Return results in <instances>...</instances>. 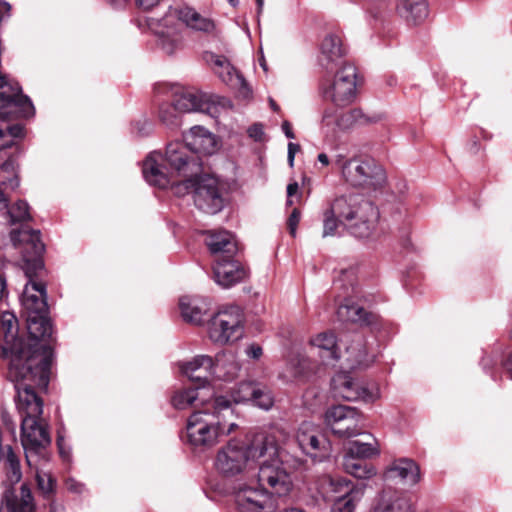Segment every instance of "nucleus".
<instances>
[{"mask_svg": "<svg viewBox=\"0 0 512 512\" xmlns=\"http://www.w3.org/2000/svg\"><path fill=\"white\" fill-rule=\"evenodd\" d=\"M7 294L6 290V281L3 277L0 276V301Z\"/></svg>", "mask_w": 512, "mask_h": 512, "instance_id": "69168bd1", "label": "nucleus"}, {"mask_svg": "<svg viewBox=\"0 0 512 512\" xmlns=\"http://www.w3.org/2000/svg\"><path fill=\"white\" fill-rule=\"evenodd\" d=\"M205 60L223 83L236 90L243 98L250 96L251 90L246 80L242 74L231 65L226 57L214 53H207Z\"/></svg>", "mask_w": 512, "mask_h": 512, "instance_id": "412c9836", "label": "nucleus"}, {"mask_svg": "<svg viewBox=\"0 0 512 512\" xmlns=\"http://www.w3.org/2000/svg\"><path fill=\"white\" fill-rule=\"evenodd\" d=\"M48 512H65L62 504L52 501L49 503Z\"/></svg>", "mask_w": 512, "mask_h": 512, "instance_id": "680f3d73", "label": "nucleus"}, {"mask_svg": "<svg viewBox=\"0 0 512 512\" xmlns=\"http://www.w3.org/2000/svg\"><path fill=\"white\" fill-rule=\"evenodd\" d=\"M379 119V116L370 117L366 115L361 109L355 108L346 112H340L338 129L346 130L354 125H366L369 123H375Z\"/></svg>", "mask_w": 512, "mask_h": 512, "instance_id": "79ce46f5", "label": "nucleus"}, {"mask_svg": "<svg viewBox=\"0 0 512 512\" xmlns=\"http://www.w3.org/2000/svg\"><path fill=\"white\" fill-rule=\"evenodd\" d=\"M0 338L2 339V356L9 359L8 379H19L25 375H32L45 384L51 368V352L49 348L41 352L30 353L25 349V342L18 337V321L14 314L5 312L0 318Z\"/></svg>", "mask_w": 512, "mask_h": 512, "instance_id": "7ed1b4c3", "label": "nucleus"}, {"mask_svg": "<svg viewBox=\"0 0 512 512\" xmlns=\"http://www.w3.org/2000/svg\"><path fill=\"white\" fill-rule=\"evenodd\" d=\"M299 190V185L296 181L291 182L287 185V197L293 198Z\"/></svg>", "mask_w": 512, "mask_h": 512, "instance_id": "13d9d810", "label": "nucleus"}, {"mask_svg": "<svg viewBox=\"0 0 512 512\" xmlns=\"http://www.w3.org/2000/svg\"><path fill=\"white\" fill-rule=\"evenodd\" d=\"M21 443L26 461L30 467L36 466V460L43 448L50 443L46 426L40 418H27L21 421Z\"/></svg>", "mask_w": 512, "mask_h": 512, "instance_id": "2eb2a0df", "label": "nucleus"}, {"mask_svg": "<svg viewBox=\"0 0 512 512\" xmlns=\"http://www.w3.org/2000/svg\"><path fill=\"white\" fill-rule=\"evenodd\" d=\"M301 212L299 209L294 208L288 218L287 226L291 236L295 237L298 224L300 222Z\"/></svg>", "mask_w": 512, "mask_h": 512, "instance_id": "603ef678", "label": "nucleus"}, {"mask_svg": "<svg viewBox=\"0 0 512 512\" xmlns=\"http://www.w3.org/2000/svg\"><path fill=\"white\" fill-rule=\"evenodd\" d=\"M240 370L236 355L231 351H224L216 355L215 361L208 355H198L193 360L181 365V371L190 380H205L211 374L224 380L234 379Z\"/></svg>", "mask_w": 512, "mask_h": 512, "instance_id": "423d86ee", "label": "nucleus"}, {"mask_svg": "<svg viewBox=\"0 0 512 512\" xmlns=\"http://www.w3.org/2000/svg\"><path fill=\"white\" fill-rule=\"evenodd\" d=\"M27 329L30 336L28 342H25V349H29L34 354L41 352L44 348H49L51 352V361L53 360L52 343V324L47 318V314H33L27 316Z\"/></svg>", "mask_w": 512, "mask_h": 512, "instance_id": "4be33fe9", "label": "nucleus"}, {"mask_svg": "<svg viewBox=\"0 0 512 512\" xmlns=\"http://www.w3.org/2000/svg\"><path fill=\"white\" fill-rule=\"evenodd\" d=\"M347 361L352 369L367 367L374 361V356L369 355L364 339L357 335L352 344L346 348Z\"/></svg>", "mask_w": 512, "mask_h": 512, "instance_id": "4c0bfd02", "label": "nucleus"}, {"mask_svg": "<svg viewBox=\"0 0 512 512\" xmlns=\"http://www.w3.org/2000/svg\"><path fill=\"white\" fill-rule=\"evenodd\" d=\"M36 481L42 495L49 498L55 490V479L50 474L37 471Z\"/></svg>", "mask_w": 512, "mask_h": 512, "instance_id": "09e8293b", "label": "nucleus"}, {"mask_svg": "<svg viewBox=\"0 0 512 512\" xmlns=\"http://www.w3.org/2000/svg\"><path fill=\"white\" fill-rule=\"evenodd\" d=\"M181 316L186 322L199 325L209 310L207 299L199 296H183L179 301Z\"/></svg>", "mask_w": 512, "mask_h": 512, "instance_id": "473e14b6", "label": "nucleus"}, {"mask_svg": "<svg viewBox=\"0 0 512 512\" xmlns=\"http://www.w3.org/2000/svg\"><path fill=\"white\" fill-rule=\"evenodd\" d=\"M344 470L359 479H369L376 474L375 468L357 457L344 455Z\"/></svg>", "mask_w": 512, "mask_h": 512, "instance_id": "a19ab883", "label": "nucleus"}, {"mask_svg": "<svg viewBox=\"0 0 512 512\" xmlns=\"http://www.w3.org/2000/svg\"><path fill=\"white\" fill-rule=\"evenodd\" d=\"M7 207H8V199H7L6 195L4 194L2 187H0V211L7 209Z\"/></svg>", "mask_w": 512, "mask_h": 512, "instance_id": "e2e57ef3", "label": "nucleus"}, {"mask_svg": "<svg viewBox=\"0 0 512 512\" xmlns=\"http://www.w3.org/2000/svg\"><path fill=\"white\" fill-rule=\"evenodd\" d=\"M162 0H135L136 5L145 11L151 10L158 6Z\"/></svg>", "mask_w": 512, "mask_h": 512, "instance_id": "6e6d98bb", "label": "nucleus"}, {"mask_svg": "<svg viewBox=\"0 0 512 512\" xmlns=\"http://www.w3.org/2000/svg\"><path fill=\"white\" fill-rule=\"evenodd\" d=\"M178 110H174V100L171 103H162L159 107V118L167 126H176L179 123Z\"/></svg>", "mask_w": 512, "mask_h": 512, "instance_id": "de8ad7c7", "label": "nucleus"}, {"mask_svg": "<svg viewBox=\"0 0 512 512\" xmlns=\"http://www.w3.org/2000/svg\"><path fill=\"white\" fill-rule=\"evenodd\" d=\"M395 10L410 25L420 24L429 14L427 0H397Z\"/></svg>", "mask_w": 512, "mask_h": 512, "instance_id": "2f4dec72", "label": "nucleus"}, {"mask_svg": "<svg viewBox=\"0 0 512 512\" xmlns=\"http://www.w3.org/2000/svg\"><path fill=\"white\" fill-rule=\"evenodd\" d=\"M25 273L28 277V282L21 297L23 307L27 310L28 315L47 314L48 305L45 285L34 280L29 269Z\"/></svg>", "mask_w": 512, "mask_h": 512, "instance_id": "393cba45", "label": "nucleus"}, {"mask_svg": "<svg viewBox=\"0 0 512 512\" xmlns=\"http://www.w3.org/2000/svg\"><path fill=\"white\" fill-rule=\"evenodd\" d=\"M157 47L166 55L177 54L185 48L182 24L169 10L153 28Z\"/></svg>", "mask_w": 512, "mask_h": 512, "instance_id": "4468645a", "label": "nucleus"}, {"mask_svg": "<svg viewBox=\"0 0 512 512\" xmlns=\"http://www.w3.org/2000/svg\"><path fill=\"white\" fill-rule=\"evenodd\" d=\"M7 216L9 217V223L15 224L30 219L29 205L26 201L19 200L12 206L5 209Z\"/></svg>", "mask_w": 512, "mask_h": 512, "instance_id": "a18cd8bd", "label": "nucleus"}, {"mask_svg": "<svg viewBox=\"0 0 512 512\" xmlns=\"http://www.w3.org/2000/svg\"><path fill=\"white\" fill-rule=\"evenodd\" d=\"M378 220V208L362 197L345 227L357 238H370L377 234Z\"/></svg>", "mask_w": 512, "mask_h": 512, "instance_id": "6ab92c4d", "label": "nucleus"}, {"mask_svg": "<svg viewBox=\"0 0 512 512\" xmlns=\"http://www.w3.org/2000/svg\"><path fill=\"white\" fill-rule=\"evenodd\" d=\"M170 11L179 23L181 22L190 29L204 33H212L215 30L213 20L202 16L192 7L178 6L171 8Z\"/></svg>", "mask_w": 512, "mask_h": 512, "instance_id": "7c9ffc66", "label": "nucleus"}, {"mask_svg": "<svg viewBox=\"0 0 512 512\" xmlns=\"http://www.w3.org/2000/svg\"><path fill=\"white\" fill-rule=\"evenodd\" d=\"M386 477L399 478L410 485H415L420 481V468L412 459L399 458L391 463L386 471Z\"/></svg>", "mask_w": 512, "mask_h": 512, "instance_id": "72a5a7b5", "label": "nucleus"}, {"mask_svg": "<svg viewBox=\"0 0 512 512\" xmlns=\"http://www.w3.org/2000/svg\"><path fill=\"white\" fill-rule=\"evenodd\" d=\"M317 159L324 166H327L330 164L329 157L325 153H320L318 155Z\"/></svg>", "mask_w": 512, "mask_h": 512, "instance_id": "338daca9", "label": "nucleus"}, {"mask_svg": "<svg viewBox=\"0 0 512 512\" xmlns=\"http://www.w3.org/2000/svg\"><path fill=\"white\" fill-rule=\"evenodd\" d=\"M227 400L228 398L224 396ZM230 404L248 403L269 410L274 403V398L271 391L264 385L253 381H245L235 386L230 394Z\"/></svg>", "mask_w": 512, "mask_h": 512, "instance_id": "5701e85b", "label": "nucleus"}, {"mask_svg": "<svg viewBox=\"0 0 512 512\" xmlns=\"http://www.w3.org/2000/svg\"><path fill=\"white\" fill-rule=\"evenodd\" d=\"M320 64L330 69L332 64H338L344 55L341 38L335 34H328L321 43Z\"/></svg>", "mask_w": 512, "mask_h": 512, "instance_id": "c9c22d12", "label": "nucleus"}, {"mask_svg": "<svg viewBox=\"0 0 512 512\" xmlns=\"http://www.w3.org/2000/svg\"><path fill=\"white\" fill-rule=\"evenodd\" d=\"M246 355L249 357V358H252V359H259L261 356H262V348L258 345V344H251L249 345L246 350Z\"/></svg>", "mask_w": 512, "mask_h": 512, "instance_id": "5fc2aeb1", "label": "nucleus"}, {"mask_svg": "<svg viewBox=\"0 0 512 512\" xmlns=\"http://www.w3.org/2000/svg\"><path fill=\"white\" fill-rule=\"evenodd\" d=\"M158 154H152L143 163V176L150 184L159 188L170 187L178 197L192 194L195 206L202 212L214 215L225 206L224 190L219 180L211 175H194L179 182H173L157 164Z\"/></svg>", "mask_w": 512, "mask_h": 512, "instance_id": "f03ea898", "label": "nucleus"}, {"mask_svg": "<svg viewBox=\"0 0 512 512\" xmlns=\"http://www.w3.org/2000/svg\"><path fill=\"white\" fill-rule=\"evenodd\" d=\"M311 347L319 350V355L323 361L336 360L337 341L334 333L322 332L310 340Z\"/></svg>", "mask_w": 512, "mask_h": 512, "instance_id": "ea45409f", "label": "nucleus"}, {"mask_svg": "<svg viewBox=\"0 0 512 512\" xmlns=\"http://www.w3.org/2000/svg\"><path fill=\"white\" fill-rule=\"evenodd\" d=\"M11 241L14 246H17L20 243H24L25 252H29L31 254L30 257L24 255V259L29 262L30 259L33 261V266L35 269H42L43 263L40 260L41 254L44 252V244L40 240V231L33 229H23V230H12L10 233Z\"/></svg>", "mask_w": 512, "mask_h": 512, "instance_id": "a878e982", "label": "nucleus"}, {"mask_svg": "<svg viewBox=\"0 0 512 512\" xmlns=\"http://www.w3.org/2000/svg\"><path fill=\"white\" fill-rule=\"evenodd\" d=\"M33 510V497L26 484H23L19 491L13 487L5 490L1 501V512H33Z\"/></svg>", "mask_w": 512, "mask_h": 512, "instance_id": "cd10ccee", "label": "nucleus"}, {"mask_svg": "<svg viewBox=\"0 0 512 512\" xmlns=\"http://www.w3.org/2000/svg\"><path fill=\"white\" fill-rule=\"evenodd\" d=\"M332 502L331 512H354L356 504L364 494L365 485H354L344 478H331L329 481Z\"/></svg>", "mask_w": 512, "mask_h": 512, "instance_id": "a211bd4d", "label": "nucleus"}, {"mask_svg": "<svg viewBox=\"0 0 512 512\" xmlns=\"http://www.w3.org/2000/svg\"><path fill=\"white\" fill-rule=\"evenodd\" d=\"M332 390L335 396L348 401L361 400L372 403L379 398V390L375 385L371 387L363 381L351 377L348 373L336 374L331 381Z\"/></svg>", "mask_w": 512, "mask_h": 512, "instance_id": "dca6fc26", "label": "nucleus"}, {"mask_svg": "<svg viewBox=\"0 0 512 512\" xmlns=\"http://www.w3.org/2000/svg\"><path fill=\"white\" fill-rule=\"evenodd\" d=\"M19 186V178L13 159H8L0 166V187L14 190Z\"/></svg>", "mask_w": 512, "mask_h": 512, "instance_id": "c03bdc74", "label": "nucleus"}, {"mask_svg": "<svg viewBox=\"0 0 512 512\" xmlns=\"http://www.w3.org/2000/svg\"><path fill=\"white\" fill-rule=\"evenodd\" d=\"M355 278L356 273L353 268L345 269L341 271L340 277L335 280L334 284L344 287L345 289H348V286L353 289Z\"/></svg>", "mask_w": 512, "mask_h": 512, "instance_id": "3c124183", "label": "nucleus"}, {"mask_svg": "<svg viewBox=\"0 0 512 512\" xmlns=\"http://www.w3.org/2000/svg\"><path fill=\"white\" fill-rule=\"evenodd\" d=\"M10 10V5L7 2L0 1V21L3 18L5 13H8Z\"/></svg>", "mask_w": 512, "mask_h": 512, "instance_id": "0e129e2a", "label": "nucleus"}, {"mask_svg": "<svg viewBox=\"0 0 512 512\" xmlns=\"http://www.w3.org/2000/svg\"><path fill=\"white\" fill-rule=\"evenodd\" d=\"M152 154H155V152L150 153L147 158ZM156 154L159 155V157H156L159 169L173 182H177L173 179L174 174L186 179L197 175L201 171L199 156L193 155V153L189 151V147H187L184 142L173 141L166 147L165 160L172 169L170 174L166 173L159 163L162 158L161 154L158 152H156Z\"/></svg>", "mask_w": 512, "mask_h": 512, "instance_id": "6e6552de", "label": "nucleus"}, {"mask_svg": "<svg viewBox=\"0 0 512 512\" xmlns=\"http://www.w3.org/2000/svg\"><path fill=\"white\" fill-rule=\"evenodd\" d=\"M300 146L296 143L290 142L288 144V153H291V155L295 156L296 152L299 151Z\"/></svg>", "mask_w": 512, "mask_h": 512, "instance_id": "774afa93", "label": "nucleus"}, {"mask_svg": "<svg viewBox=\"0 0 512 512\" xmlns=\"http://www.w3.org/2000/svg\"><path fill=\"white\" fill-rule=\"evenodd\" d=\"M243 314L238 306L218 311L210 320L208 335L213 343L225 345L242 338Z\"/></svg>", "mask_w": 512, "mask_h": 512, "instance_id": "0eeeda50", "label": "nucleus"}, {"mask_svg": "<svg viewBox=\"0 0 512 512\" xmlns=\"http://www.w3.org/2000/svg\"><path fill=\"white\" fill-rule=\"evenodd\" d=\"M295 440L300 450L316 461L329 456L331 445L319 426L311 421H303L297 428Z\"/></svg>", "mask_w": 512, "mask_h": 512, "instance_id": "ddd939ff", "label": "nucleus"}, {"mask_svg": "<svg viewBox=\"0 0 512 512\" xmlns=\"http://www.w3.org/2000/svg\"><path fill=\"white\" fill-rule=\"evenodd\" d=\"M336 107H327L323 112L321 124L323 128H327V132H334L338 128L340 112Z\"/></svg>", "mask_w": 512, "mask_h": 512, "instance_id": "8fccbe9b", "label": "nucleus"}, {"mask_svg": "<svg viewBox=\"0 0 512 512\" xmlns=\"http://www.w3.org/2000/svg\"><path fill=\"white\" fill-rule=\"evenodd\" d=\"M184 141L185 145L189 147V151L195 156L198 154L210 155L217 149L215 136L201 126H194L185 133Z\"/></svg>", "mask_w": 512, "mask_h": 512, "instance_id": "c85d7f7f", "label": "nucleus"}, {"mask_svg": "<svg viewBox=\"0 0 512 512\" xmlns=\"http://www.w3.org/2000/svg\"><path fill=\"white\" fill-rule=\"evenodd\" d=\"M331 163L341 170L343 179L353 187L371 192L382 189L386 184V173L373 158L345 159L343 155L337 154Z\"/></svg>", "mask_w": 512, "mask_h": 512, "instance_id": "39448f33", "label": "nucleus"}, {"mask_svg": "<svg viewBox=\"0 0 512 512\" xmlns=\"http://www.w3.org/2000/svg\"><path fill=\"white\" fill-rule=\"evenodd\" d=\"M264 485L261 488L249 486L247 484L239 485L234 492L235 504L239 512H274L276 503L271 494H269Z\"/></svg>", "mask_w": 512, "mask_h": 512, "instance_id": "f3484780", "label": "nucleus"}, {"mask_svg": "<svg viewBox=\"0 0 512 512\" xmlns=\"http://www.w3.org/2000/svg\"><path fill=\"white\" fill-rule=\"evenodd\" d=\"M300 465L297 457L278 445L275 433H257L248 445L231 440L216 455L215 468L224 477L249 475L258 469V484L265 483L278 496L292 489L291 473Z\"/></svg>", "mask_w": 512, "mask_h": 512, "instance_id": "f257e3e1", "label": "nucleus"}, {"mask_svg": "<svg viewBox=\"0 0 512 512\" xmlns=\"http://www.w3.org/2000/svg\"><path fill=\"white\" fill-rule=\"evenodd\" d=\"M362 197V195L355 193L341 195L332 200L328 206L341 220L342 225L345 226L347 221L352 219V214Z\"/></svg>", "mask_w": 512, "mask_h": 512, "instance_id": "e433bc0d", "label": "nucleus"}, {"mask_svg": "<svg viewBox=\"0 0 512 512\" xmlns=\"http://www.w3.org/2000/svg\"><path fill=\"white\" fill-rule=\"evenodd\" d=\"M213 272L216 283L224 288L242 282L248 275L243 264L234 257H218Z\"/></svg>", "mask_w": 512, "mask_h": 512, "instance_id": "b1692460", "label": "nucleus"}, {"mask_svg": "<svg viewBox=\"0 0 512 512\" xmlns=\"http://www.w3.org/2000/svg\"><path fill=\"white\" fill-rule=\"evenodd\" d=\"M374 443L371 442H360L358 440L351 441L349 443L347 452L345 455L357 457L359 459H367L373 456H377L380 453L377 441L373 438Z\"/></svg>", "mask_w": 512, "mask_h": 512, "instance_id": "37998d69", "label": "nucleus"}, {"mask_svg": "<svg viewBox=\"0 0 512 512\" xmlns=\"http://www.w3.org/2000/svg\"><path fill=\"white\" fill-rule=\"evenodd\" d=\"M322 223L323 231L322 237H329L336 235L337 229L341 223V220L337 215L327 206L322 212Z\"/></svg>", "mask_w": 512, "mask_h": 512, "instance_id": "49530a36", "label": "nucleus"}, {"mask_svg": "<svg viewBox=\"0 0 512 512\" xmlns=\"http://www.w3.org/2000/svg\"><path fill=\"white\" fill-rule=\"evenodd\" d=\"M196 382L193 387L176 390L171 397V404L175 409L185 410L190 407L211 406L213 398L216 397L212 388L205 380H192Z\"/></svg>", "mask_w": 512, "mask_h": 512, "instance_id": "aec40b11", "label": "nucleus"}, {"mask_svg": "<svg viewBox=\"0 0 512 512\" xmlns=\"http://www.w3.org/2000/svg\"><path fill=\"white\" fill-rule=\"evenodd\" d=\"M372 512H413L410 500L400 492L385 490Z\"/></svg>", "mask_w": 512, "mask_h": 512, "instance_id": "f704fd0d", "label": "nucleus"}, {"mask_svg": "<svg viewBox=\"0 0 512 512\" xmlns=\"http://www.w3.org/2000/svg\"><path fill=\"white\" fill-rule=\"evenodd\" d=\"M282 130L285 134V136L289 139H294L295 138V135L292 131V127H291V124L288 122V121H284L282 123Z\"/></svg>", "mask_w": 512, "mask_h": 512, "instance_id": "bf43d9fd", "label": "nucleus"}, {"mask_svg": "<svg viewBox=\"0 0 512 512\" xmlns=\"http://www.w3.org/2000/svg\"><path fill=\"white\" fill-rule=\"evenodd\" d=\"M66 487L69 491L75 493H81L83 490V485L76 482L74 479H68L66 482Z\"/></svg>", "mask_w": 512, "mask_h": 512, "instance_id": "4d7b16f0", "label": "nucleus"}, {"mask_svg": "<svg viewBox=\"0 0 512 512\" xmlns=\"http://www.w3.org/2000/svg\"><path fill=\"white\" fill-rule=\"evenodd\" d=\"M337 316L341 321L359 324H371L374 318V315L368 313L362 307L355 305L348 299H345L344 303L339 305Z\"/></svg>", "mask_w": 512, "mask_h": 512, "instance_id": "58836bf2", "label": "nucleus"}, {"mask_svg": "<svg viewBox=\"0 0 512 512\" xmlns=\"http://www.w3.org/2000/svg\"><path fill=\"white\" fill-rule=\"evenodd\" d=\"M174 110L179 113L202 112L216 117L220 108L230 105V101L218 96L176 87L173 91Z\"/></svg>", "mask_w": 512, "mask_h": 512, "instance_id": "1a4fd4ad", "label": "nucleus"}, {"mask_svg": "<svg viewBox=\"0 0 512 512\" xmlns=\"http://www.w3.org/2000/svg\"><path fill=\"white\" fill-rule=\"evenodd\" d=\"M356 78V67L345 63L336 72L332 81L322 84L321 89L324 98L337 107H345L351 104L356 97Z\"/></svg>", "mask_w": 512, "mask_h": 512, "instance_id": "9b49d317", "label": "nucleus"}, {"mask_svg": "<svg viewBox=\"0 0 512 512\" xmlns=\"http://www.w3.org/2000/svg\"><path fill=\"white\" fill-rule=\"evenodd\" d=\"M248 135H249V137H251L252 139H254L256 141L262 140L263 135H264L263 126L258 123L253 124L248 129Z\"/></svg>", "mask_w": 512, "mask_h": 512, "instance_id": "864d4df0", "label": "nucleus"}, {"mask_svg": "<svg viewBox=\"0 0 512 512\" xmlns=\"http://www.w3.org/2000/svg\"><path fill=\"white\" fill-rule=\"evenodd\" d=\"M504 369L509 374V377L512 380V351L508 354L504 362Z\"/></svg>", "mask_w": 512, "mask_h": 512, "instance_id": "052dcab7", "label": "nucleus"}, {"mask_svg": "<svg viewBox=\"0 0 512 512\" xmlns=\"http://www.w3.org/2000/svg\"><path fill=\"white\" fill-rule=\"evenodd\" d=\"M15 112L20 113L22 117H30L34 115L35 109L33 108V112L30 114L23 111V107L16 104L0 108V150L12 146L15 139L22 135V126L18 124L10 125L7 121Z\"/></svg>", "mask_w": 512, "mask_h": 512, "instance_id": "bb28decb", "label": "nucleus"}, {"mask_svg": "<svg viewBox=\"0 0 512 512\" xmlns=\"http://www.w3.org/2000/svg\"><path fill=\"white\" fill-rule=\"evenodd\" d=\"M26 369H24V374H26ZM50 376V371L48 372V377ZM14 383V388L16 390V408L21 417V421L27 418H40L43 413V401L36 394L34 390V386H38L41 388H46L49 383V379L47 383L42 384L40 380L32 375H24L19 379H9Z\"/></svg>", "mask_w": 512, "mask_h": 512, "instance_id": "9d476101", "label": "nucleus"}, {"mask_svg": "<svg viewBox=\"0 0 512 512\" xmlns=\"http://www.w3.org/2000/svg\"><path fill=\"white\" fill-rule=\"evenodd\" d=\"M325 423L331 431L341 438H351L363 434V416L354 407L338 405L325 413Z\"/></svg>", "mask_w": 512, "mask_h": 512, "instance_id": "f8f14e48", "label": "nucleus"}, {"mask_svg": "<svg viewBox=\"0 0 512 512\" xmlns=\"http://www.w3.org/2000/svg\"><path fill=\"white\" fill-rule=\"evenodd\" d=\"M205 243L215 257H234L238 251L235 237L228 231H209Z\"/></svg>", "mask_w": 512, "mask_h": 512, "instance_id": "c756f323", "label": "nucleus"}, {"mask_svg": "<svg viewBox=\"0 0 512 512\" xmlns=\"http://www.w3.org/2000/svg\"><path fill=\"white\" fill-rule=\"evenodd\" d=\"M234 420L230 401L222 395L214 397L211 406L200 408L188 417L186 441L194 448H211L238 428Z\"/></svg>", "mask_w": 512, "mask_h": 512, "instance_id": "20e7f679", "label": "nucleus"}]
</instances>
